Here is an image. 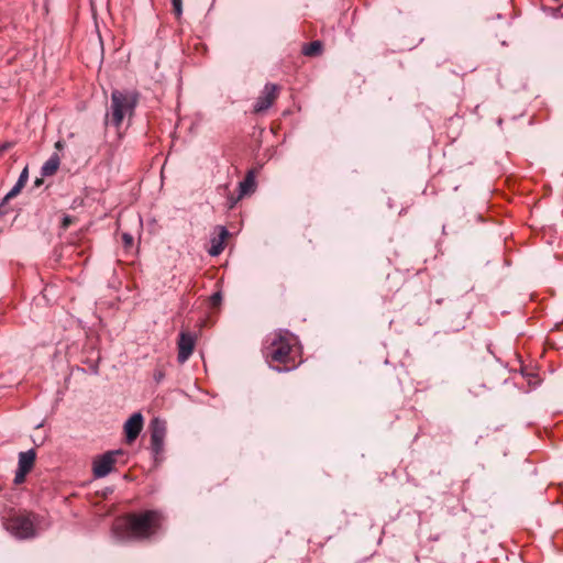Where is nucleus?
I'll return each mask as SVG.
<instances>
[{
    "label": "nucleus",
    "mask_w": 563,
    "mask_h": 563,
    "mask_svg": "<svg viewBox=\"0 0 563 563\" xmlns=\"http://www.w3.org/2000/svg\"><path fill=\"white\" fill-rule=\"evenodd\" d=\"M4 528L18 539L35 536L34 520L31 514H14L3 522Z\"/></svg>",
    "instance_id": "20e7f679"
},
{
    "label": "nucleus",
    "mask_w": 563,
    "mask_h": 563,
    "mask_svg": "<svg viewBox=\"0 0 563 563\" xmlns=\"http://www.w3.org/2000/svg\"><path fill=\"white\" fill-rule=\"evenodd\" d=\"M255 187V178L253 172H249L245 178L240 183V196L247 195Z\"/></svg>",
    "instance_id": "ddd939ff"
},
{
    "label": "nucleus",
    "mask_w": 563,
    "mask_h": 563,
    "mask_svg": "<svg viewBox=\"0 0 563 563\" xmlns=\"http://www.w3.org/2000/svg\"><path fill=\"white\" fill-rule=\"evenodd\" d=\"M124 455L122 450L108 451L93 460L92 473L96 478L109 475L118 462V457Z\"/></svg>",
    "instance_id": "39448f33"
},
{
    "label": "nucleus",
    "mask_w": 563,
    "mask_h": 563,
    "mask_svg": "<svg viewBox=\"0 0 563 563\" xmlns=\"http://www.w3.org/2000/svg\"><path fill=\"white\" fill-rule=\"evenodd\" d=\"M122 241L125 247H131L133 245V236L130 233H123Z\"/></svg>",
    "instance_id": "6ab92c4d"
},
{
    "label": "nucleus",
    "mask_w": 563,
    "mask_h": 563,
    "mask_svg": "<svg viewBox=\"0 0 563 563\" xmlns=\"http://www.w3.org/2000/svg\"><path fill=\"white\" fill-rule=\"evenodd\" d=\"M229 235V231L224 227H219V235L211 240V247L209 254L211 256L219 255L224 249V241Z\"/></svg>",
    "instance_id": "9d476101"
},
{
    "label": "nucleus",
    "mask_w": 563,
    "mask_h": 563,
    "mask_svg": "<svg viewBox=\"0 0 563 563\" xmlns=\"http://www.w3.org/2000/svg\"><path fill=\"white\" fill-rule=\"evenodd\" d=\"M29 472H23V470L18 468L14 476V483L21 484L24 482L25 476Z\"/></svg>",
    "instance_id": "a211bd4d"
},
{
    "label": "nucleus",
    "mask_w": 563,
    "mask_h": 563,
    "mask_svg": "<svg viewBox=\"0 0 563 563\" xmlns=\"http://www.w3.org/2000/svg\"><path fill=\"white\" fill-rule=\"evenodd\" d=\"M163 516L157 510L132 514L123 522H117L113 532L121 540H144L154 536L162 526Z\"/></svg>",
    "instance_id": "f257e3e1"
},
{
    "label": "nucleus",
    "mask_w": 563,
    "mask_h": 563,
    "mask_svg": "<svg viewBox=\"0 0 563 563\" xmlns=\"http://www.w3.org/2000/svg\"><path fill=\"white\" fill-rule=\"evenodd\" d=\"M3 206H4V205H2V202H1V203H0V214H3V213H4V211L2 210Z\"/></svg>",
    "instance_id": "a878e982"
},
{
    "label": "nucleus",
    "mask_w": 563,
    "mask_h": 563,
    "mask_svg": "<svg viewBox=\"0 0 563 563\" xmlns=\"http://www.w3.org/2000/svg\"><path fill=\"white\" fill-rule=\"evenodd\" d=\"M154 378L157 383H159L164 378V373L162 371H156L154 373Z\"/></svg>",
    "instance_id": "4be33fe9"
},
{
    "label": "nucleus",
    "mask_w": 563,
    "mask_h": 563,
    "mask_svg": "<svg viewBox=\"0 0 563 563\" xmlns=\"http://www.w3.org/2000/svg\"><path fill=\"white\" fill-rule=\"evenodd\" d=\"M174 13L177 18L183 14V0H172Z\"/></svg>",
    "instance_id": "dca6fc26"
},
{
    "label": "nucleus",
    "mask_w": 563,
    "mask_h": 563,
    "mask_svg": "<svg viewBox=\"0 0 563 563\" xmlns=\"http://www.w3.org/2000/svg\"><path fill=\"white\" fill-rule=\"evenodd\" d=\"M165 439V427L156 419L153 421L151 432V448L155 455L163 452Z\"/></svg>",
    "instance_id": "1a4fd4ad"
},
{
    "label": "nucleus",
    "mask_w": 563,
    "mask_h": 563,
    "mask_svg": "<svg viewBox=\"0 0 563 563\" xmlns=\"http://www.w3.org/2000/svg\"><path fill=\"white\" fill-rule=\"evenodd\" d=\"M221 301H222V295H221L220 291L214 292L210 297V306L213 307V308L220 306Z\"/></svg>",
    "instance_id": "f3484780"
},
{
    "label": "nucleus",
    "mask_w": 563,
    "mask_h": 563,
    "mask_svg": "<svg viewBox=\"0 0 563 563\" xmlns=\"http://www.w3.org/2000/svg\"><path fill=\"white\" fill-rule=\"evenodd\" d=\"M26 183L19 180L15 183V185L22 190Z\"/></svg>",
    "instance_id": "5701e85b"
},
{
    "label": "nucleus",
    "mask_w": 563,
    "mask_h": 563,
    "mask_svg": "<svg viewBox=\"0 0 563 563\" xmlns=\"http://www.w3.org/2000/svg\"><path fill=\"white\" fill-rule=\"evenodd\" d=\"M21 192V189L14 185L12 189L3 197L2 205H5L9 200L13 199Z\"/></svg>",
    "instance_id": "2eb2a0df"
},
{
    "label": "nucleus",
    "mask_w": 563,
    "mask_h": 563,
    "mask_svg": "<svg viewBox=\"0 0 563 563\" xmlns=\"http://www.w3.org/2000/svg\"><path fill=\"white\" fill-rule=\"evenodd\" d=\"M143 416L141 412H134L124 423V432L128 442H133L143 429Z\"/></svg>",
    "instance_id": "6e6552de"
},
{
    "label": "nucleus",
    "mask_w": 563,
    "mask_h": 563,
    "mask_svg": "<svg viewBox=\"0 0 563 563\" xmlns=\"http://www.w3.org/2000/svg\"><path fill=\"white\" fill-rule=\"evenodd\" d=\"M63 145H64V144H63V142H62V141H57V142H56V144H55V147H56L57 150H60V148H63Z\"/></svg>",
    "instance_id": "b1692460"
},
{
    "label": "nucleus",
    "mask_w": 563,
    "mask_h": 563,
    "mask_svg": "<svg viewBox=\"0 0 563 563\" xmlns=\"http://www.w3.org/2000/svg\"><path fill=\"white\" fill-rule=\"evenodd\" d=\"M139 103V93L131 90H113L111 93L109 122L114 128H120L125 118L130 119Z\"/></svg>",
    "instance_id": "f03ea898"
},
{
    "label": "nucleus",
    "mask_w": 563,
    "mask_h": 563,
    "mask_svg": "<svg viewBox=\"0 0 563 563\" xmlns=\"http://www.w3.org/2000/svg\"><path fill=\"white\" fill-rule=\"evenodd\" d=\"M42 183H43V180H42L41 178H37V179L35 180V183H34V185H35L36 187H38V186H41V185H42Z\"/></svg>",
    "instance_id": "393cba45"
},
{
    "label": "nucleus",
    "mask_w": 563,
    "mask_h": 563,
    "mask_svg": "<svg viewBox=\"0 0 563 563\" xmlns=\"http://www.w3.org/2000/svg\"><path fill=\"white\" fill-rule=\"evenodd\" d=\"M195 335L190 332H180L178 338V355L177 360L180 364L188 361L195 349Z\"/></svg>",
    "instance_id": "0eeeda50"
},
{
    "label": "nucleus",
    "mask_w": 563,
    "mask_h": 563,
    "mask_svg": "<svg viewBox=\"0 0 563 563\" xmlns=\"http://www.w3.org/2000/svg\"><path fill=\"white\" fill-rule=\"evenodd\" d=\"M321 51H322V43L320 41H313L303 47L302 53L306 56H316V55L320 54Z\"/></svg>",
    "instance_id": "4468645a"
},
{
    "label": "nucleus",
    "mask_w": 563,
    "mask_h": 563,
    "mask_svg": "<svg viewBox=\"0 0 563 563\" xmlns=\"http://www.w3.org/2000/svg\"><path fill=\"white\" fill-rule=\"evenodd\" d=\"M60 164V159L58 155L54 154L52 155L42 166L41 174L42 176H52L54 175Z\"/></svg>",
    "instance_id": "f8f14e48"
},
{
    "label": "nucleus",
    "mask_w": 563,
    "mask_h": 563,
    "mask_svg": "<svg viewBox=\"0 0 563 563\" xmlns=\"http://www.w3.org/2000/svg\"><path fill=\"white\" fill-rule=\"evenodd\" d=\"M18 179H19V180H22V181H24V183H26V181H27V179H29V169H27V167H24V168H23V170L21 172V174H20V176H19V178H18Z\"/></svg>",
    "instance_id": "aec40b11"
},
{
    "label": "nucleus",
    "mask_w": 563,
    "mask_h": 563,
    "mask_svg": "<svg viewBox=\"0 0 563 563\" xmlns=\"http://www.w3.org/2000/svg\"><path fill=\"white\" fill-rule=\"evenodd\" d=\"M36 453L33 449L27 450L25 452H21L19 454L18 468L23 470V472H30L34 465Z\"/></svg>",
    "instance_id": "9b49d317"
},
{
    "label": "nucleus",
    "mask_w": 563,
    "mask_h": 563,
    "mask_svg": "<svg viewBox=\"0 0 563 563\" xmlns=\"http://www.w3.org/2000/svg\"><path fill=\"white\" fill-rule=\"evenodd\" d=\"M70 223H71V218L69 216H65L63 218V222H62L63 228L67 229Z\"/></svg>",
    "instance_id": "412c9836"
},
{
    "label": "nucleus",
    "mask_w": 563,
    "mask_h": 563,
    "mask_svg": "<svg viewBox=\"0 0 563 563\" xmlns=\"http://www.w3.org/2000/svg\"><path fill=\"white\" fill-rule=\"evenodd\" d=\"M267 358L271 363H277L283 366H274L278 372H287L296 367V351L292 340L280 333L272 341L267 347Z\"/></svg>",
    "instance_id": "7ed1b4c3"
},
{
    "label": "nucleus",
    "mask_w": 563,
    "mask_h": 563,
    "mask_svg": "<svg viewBox=\"0 0 563 563\" xmlns=\"http://www.w3.org/2000/svg\"><path fill=\"white\" fill-rule=\"evenodd\" d=\"M278 86L275 84H266L261 96L254 104V112L261 113L266 111L274 103L278 96Z\"/></svg>",
    "instance_id": "423d86ee"
}]
</instances>
